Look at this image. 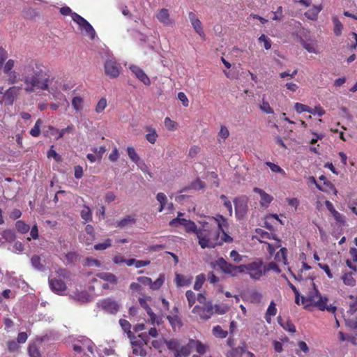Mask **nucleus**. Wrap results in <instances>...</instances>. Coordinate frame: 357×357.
<instances>
[{"instance_id":"43","label":"nucleus","mask_w":357,"mask_h":357,"mask_svg":"<svg viewBox=\"0 0 357 357\" xmlns=\"http://www.w3.org/2000/svg\"><path fill=\"white\" fill-rule=\"evenodd\" d=\"M213 334L218 338H225L227 336V331L222 328L220 326H215L213 328Z\"/></svg>"},{"instance_id":"28","label":"nucleus","mask_w":357,"mask_h":357,"mask_svg":"<svg viewBox=\"0 0 357 357\" xmlns=\"http://www.w3.org/2000/svg\"><path fill=\"white\" fill-rule=\"evenodd\" d=\"M146 313L149 317V319L147 321V322L151 323V324L153 325V326H159L162 323V317L155 314L151 309L147 311Z\"/></svg>"},{"instance_id":"57","label":"nucleus","mask_w":357,"mask_h":357,"mask_svg":"<svg viewBox=\"0 0 357 357\" xmlns=\"http://www.w3.org/2000/svg\"><path fill=\"white\" fill-rule=\"evenodd\" d=\"M15 226L22 234H25L29 230V226L21 220L17 221Z\"/></svg>"},{"instance_id":"37","label":"nucleus","mask_w":357,"mask_h":357,"mask_svg":"<svg viewBox=\"0 0 357 357\" xmlns=\"http://www.w3.org/2000/svg\"><path fill=\"white\" fill-rule=\"evenodd\" d=\"M84 99L80 96H75L72 100V106L73 109L79 112L83 109Z\"/></svg>"},{"instance_id":"14","label":"nucleus","mask_w":357,"mask_h":357,"mask_svg":"<svg viewBox=\"0 0 357 357\" xmlns=\"http://www.w3.org/2000/svg\"><path fill=\"white\" fill-rule=\"evenodd\" d=\"M257 233L261 236L263 239H271L273 238L275 240L273 243H266L268 247V251L270 255H273L276 248H278L281 246L280 240L275 238L274 234H270L267 231H263L262 229H257Z\"/></svg>"},{"instance_id":"53","label":"nucleus","mask_w":357,"mask_h":357,"mask_svg":"<svg viewBox=\"0 0 357 357\" xmlns=\"http://www.w3.org/2000/svg\"><path fill=\"white\" fill-rule=\"evenodd\" d=\"M41 119H38L33 128L30 130V135L33 137H38L40 133Z\"/></svg>"},{"instance_id":"47","label":"nucleus","mask_w":357,"mask_h":357,"mask_svg":"<svg viewBox=\"0 0 357 357\" xmlns=\"http://www.w3.org/2000/svg\"><path fill=\"white\" fill-rule=\"evenodd\" d=\"M335 220L340 226H344L346 225V218L344 215L339 213L337 211L332 214Z\"/></svg>"},{"instance_id":"24","label":"nucleus","mask_w":357,"mask_h":357,"mask_svg":"<svg viewBox=\"0 0 357 357\" xmlns=\"http://www.w3.org/2000/svg\"><path fill=\"white\" fill-rule=\"evenodd\" d=\"M354 273L351 272H343L341 279L343 283L349 287H354L356 284V279L354 277Z\"/></svg>"},{"instance_id":"33","label":"nucleus","mask_w":357,"mask_h":357,"mask_svg":"<svg viewBox=\"0 0 357 357\" xmlns=\"http://www.w3.org/2000/svg\"><path fill=\"white\" fill-rule=\"evenodd\" d=\"M158 335V331L155 326H153L149 330V335H146V333H141L139 335V337L143 340L145 344H147L149 341V336L155 338L157 337Z\"/></svg>"},{"instance_id":"34","label":"nucleus","mask_w":357,"mask_h":357,"mask_svg":"<svg viewBox=\"0 0 357 357\" xmlns=\"http://www.w3.org/2000/svg\"><path fill=\"white\" fill-rule=\"evenodd\" d=\"M135 222V219L134 218V217L128 215L121 219V220L117 221L116 222V226L121 228H124L128 225H133Z\"/></svg>"},{"instance_id":"64","label":"nucleus","mask_w":357,"mask_h":357,"mask_svg":"<svg viewBox=\"0 0 357 357\" xmlns=\"http://www.w3.org/2000/svg\"><path fill=\"white\" fill-rule=\"evenodd\" d=\"M28 351L30 357H40L39 350L35 344L30 345Z\"/></svg>"},{"instance_id":"32","label":"nucleus","mask_w":357,"mask_h":357,"mask_svg":"<svg viewBox=\"0 0 357 357\" xmlns=\"http://www.w3.org/2000/svg\"><path fill=\"white\" fill-rule=\"evenodd\" d=\"M275 303L274 301H271L268 307V309L266 310V312L265 314V319L267 321V323L271 324V317L275 316L277 313V308L275 306Z\"/></svg>"},{"instance_id":"38","label":"nucleus","mask_w":357,"mask_h":357,"mask_svg":"<svg viewBox=\"0 0 357 357\" xmlns=\"http://www.w3.org/2000/svg\"><path fill=\"white\" fill-rule=\"evenodd\" d=\"M183 226L185 227L187 232H193L197 235L198 229L195 223L191 220H182Z\"/></svg>"},{"instance_id":"22","label":"nucleus","mask_w":357,"mask_h":357,"mask_svg":"<svg viewBox=\"0 0 357 357\" xmlns=\"http://www.w3.org/2000/svg\"><path fill=\"white\" fill-rule=\"evenodd\" d=\"M192 344H191V339L189 340L188 342L182 347L180 346L179 349L177 351V354H175V357H187L192 351Z\"/></svg>"},{"instance_id":"48","label":"nucleus","mask_w":357,"mask_h":357,"mask_svg":"<svg viewBox=\"0 0 357 357\" xmlns=\"http://www.w3.org/2000/svg\"><path fill=\"white\" fill-rule=\"evenodd\" d=\"M333 22L334 24V33L336 36H340L343 29V25L337 17H333Z\"/></svg>"},{"instance_id":"2","label":"nucleus","mask_w":357,"mask_h":357,"mask_svg":"<svg viewBox=\"0 0 357 357\" xmlns=\"http://www.w3.org/2000/svg\"><path fill=\"white\" fill-rule=\"evenodd\" d=\"M313 288L309 291L307 296H301L299 291L294 286L291 285V289L295 293V302L297 305H303L305 308L310 306H315L319 310H327L329 312L335 313L337 307L332 305H328L327 302L328 298L326 296H322L319 291L314 287V284L311 282Z\"/></svg>"},{"instance_id":"9","label":"nucleus","mask_w":357,"mask_h":357,"mask_svg":"<svg viewBox=\"0 0 357 357\" xmlns=\"http://www.w3.org/2000/svg\"><path fill=\"white\" fill-rule=\"evenodd\" d=\"M104 70L107 76L116 78L120 75L121 66L114 58L109 57L105 62Z\"/></svg>"},{"instance_id":"21","label":"nucleus","mask_w":357,"mask_h":357,"mask_svg":"<svg viewBox=\"0 0 357 357\" xmlns=\"http://www.w3.org/2000/svg\"><path fill=\"white\" fill-rule=\"evenodd\" d=\"M175 283L177 287H185L191 284L192 280V276H185L181 274H176Z\"/></svg>"},{"instance_id":"58","label":"nucleus","mask_w":357,"mask_h":357,"mask_svg":"<svg viewBox=\"0 0 357 357\" xmlns=\"http://www.w3.org/2000/svg\"><path fill=\"white\" fill-rule=\"evenodd\" d=\"M213 307L214 312L218 314H224L229 310V307L225 305H215Z\"/></svg>"},{"instance_id":"23","label":"nucleus","mask_w":357,"mask_h":357,"mask_svg":"<svg viewBox=\"0 0 357 357\" xmlns=\"http://www.w3.org/2000/svg\"><path fill=\"white\" fill-rule=\"evenodd\" d=\"M303 47L310 53L318 54L316 42L313 40H302Z\"/></svg>"},{"instance_id":"44","label":"nucleus","mask_w":357,"mask_h":357,"mask_svg":"<svg viewBox=\"0 0 357 357\" xmlns=\"http://www.w3.org/2000/svg\"><path fill=\"white\" fill-rule=\"evenodd\" d=\"M166 345L169 350L175 351V354H177V351L180 347V342L176 339L170 340H166Z\"/></svg>"},{"instance_id":"13","label":"nucleus","mask_w":357,"mask_h":357,"mask_svg":"<svg viewBox=\"0 0 357 357\" xmlns=\"http://www.w3.org/2000/svg\"><path fill=\"white\" fill-rule=\"evenodd\" d=\"M157 20L166 26H173L175 24V20L171 17L170 12L167 8H161L155 14Z\"/></svg>"},{"instance_id":"20","label":"nucleus","mask_w":357,"mask_h":357,"mask_svg":"<svg viewBox=\"0 0 357 357\" xmlns=\"http://www.w3.org/2000/svg\"><path fill=\"white\" fill-rule=\"evenodd\" d=\"M210 222L218 225V231H226L228 227V222L227 219L221 215H218L215 218H211Z\"/></svg>"},{"instance_id":"4","label":"nucleus","mask_w":357,"mask_h":357,"mask_svg":"<svg viewBox=\"0 0 357 357\" xmlns=\"http://www.w3.org/2000/svg\"><path fill=\"white\" fill-rule=\"evenodd\" d=\"M68 272L63 268H58L54 273H52L49 276V284L52 291L63 295L66 289V284L63 279L68 278Z\"/></svg>"},{"instance_id":"56","label":"nucleus","mask_w":357,"mask_h":357,"mask_svg":"<svg viewBox=\"0 0 357 357\" xmlns=\"http://www.w3.org/2000/svg\"><path fill=\"white\" fill-rule=\"evenodd\" d=\"M185 296L187 298L189 306L192 307L197 301V296L191 290H188L185 293Z\"/></svg>"},{"instance_id":"52","label":"nucleus","mask_w":357,"mask_h":357,"mask_svg":"<svg viewBox=\"0 0 357 357\" xmlns=\"http://www.w3.org/2000/svg\"><path fill=\"white\" fill-rule=\"evenodd\" d=\"M294 109L296 112L298 114H301L304 112H307L310 113L311 111V107H308L307 105H305L304 104L300 103V102H296L294 105Z\"/></svg>"},{"instance_id":"31","label":"nucleus","mask_w":357,"mask_h":357,"mask_svg":"<svg viewBox=\"0 0 357 357\" xmlns=\"http://www.w3.org/2000/svg\"><path fill=\"white\" fill-rule=\"evenodd\" d=\"M246 346L244 343L236 348L231 349L227 354V357H241L242 354L245 351Z\"/></svg>"},{"instance_id":"6","label":"nucleus","mask_w":357,"mask_h":357,"mask_svg":"<svg viewBox=\"0 0 357 357\" xmlns=\"http://www.w3.org/2000/svg\"><path fill=\"white\" fill-rule=\"evenodd\" d=\"M72 20L78 25L79 29L83 35L91 40L95 39L96 37V31L86 20L77 13L72 14Z\"/></svg>"},{"instance_id":"27","label":"nucleus","mask_w":357,"mask_h":357,"mask_svg":"<svg viewBox=\"0 0 357 357\" xmlns=\"http://www.w3.org/2000/svg\"><path fill=\"white\" fill-rule=\"evenodd\" d=\"M191 344H192V350L195 349L199 354H204L207 351V345L199 340L191 339Z\"/></svg>"},{"instance_id":"5","label":"nucleus","mask_w":357,"mask_h":357,"mask_svg":"<svg viewBox=\"0 0 357 357\" xmlns=\"http://www.w3.org/2000/svg\"><path fill=\"white\" fill-rule=\"evenodd\" d=\"M243 273H246L251 279L259 280L265 275L264 264L261 260L257 259L248 264H243Z\"/></svg>"},{"instance_id":"11","label":"nucleus","mask_w":357,"mask_h":357,"mask_svg":"<svg viewBox=\"0 0 357 357\" xmlns=\"http://www.w3.org/2000/svg\"><path fill=\"white\" fill-rule=\"evenodd\" d=\"M235 213L238 219L243 218L247 214L248 206L246 197H241L234 199Z\"/></svg>"},{"instance_id":"60","label":"nucleus","mask_w":357,"mask_h":357,"mask_svg":"<svg viewBox=\"0 0 357 357\" xmlns=\"http://www.w3.org/2000/svg\"><path fill=\"white\" fill-rule=\"evenodd\" d=\"M259 42L264 45L266 50H269L271 47V42L270 39L264 34H262L259 38Z\"/></svg>"},{"instance_id":"41","label":"nucleus","mask_w":357,"mask_h":357,"mask_svg":"<svg viewBox=\"0 0 357 357\" xmlns=\"http://www.w3.org/2000/svg\"><path fill=\"white\" fill-rule=\"evenodd\" d=\"M107 106V100L105 98L102 97L97 102V104L95 106V112L97 114H100L103 112V111L105 109V108Z\"/></svg>"},{"instance_id":"62","label":"nucleus","mask_w":357,"mask_h":357,"mask_svg":"<svg viewBox=\"0 0 357 357\" xmlns=\"http://www.w3.org/2000/svg\"><path fill=\"white\" fill-rule=\"evenodd\" d=\"M15 65V61L13 59H8L3 67V73L13 70Z\"/></svg>"},{"instance_id":"59","label":"nucleus","mask_w":357,"mask_h":357,"mask_svg":"<svg viewBox=\"0 0 357 357\" xmlns=\"http://www.w3.org/2000/svg\"><path fill=\"white\" fill-rule=\"evenodd\" d=\"M165 126L168 130L174 131L176 130V123L171 120L170 118L166 117L164 121Z\"/></svg>"},{"instance_id":"25","label":"nucleus","mask_w":357,"mask_h":357,"mask_svg":"<svg viewBox=\"0 0 357 357\" xmlns=\"http://www.w3.org/2000/svg\"><path fill=\"white\" fill-rule=\"evenodd\" d=\"M73 298L80 303H86L92 300L91 295L86 291H76L73 296Z\"/></svg>"},{"instance_id":"35","label":"nucleus","mask_w":357,"mask_h":357,"mask_svg":"<svg viewBox=\"0 0 357 357\" xmlns=\"http://www.w3.org/2000/svg\"><path fill=\"white\" fill-rule=\"evenodd\" d=\"M278 323L284 330L289 333H295L296 327L289 320L283 321L281 317H278Z\"/></svg>"},{"instance_id":"12","label":"nucleus","mask_w":357,"mask_h":357,"mask_svg":"<svg viewBox=\"0 0 357 357\" xmlns=\"http://www.w3.org/2000/svg\"><path fill=\"white\" fill-rule=\"evenodd\" d=\"M73 350L77 353L87 349L90 353L93 352V343L88 338L82 337L79 339L75 341L73 344Z\"/></svg>"},{"instance_id":"36","label":"nucleus","mask_w":357,"mask_h":357,"mask_svg":"<svg viewBox=\"0 0 357 357\" xmlns=\"http://www.w3.org/2000/svg\"><path fill=\"white\" fill-rule=\"evenodd\" d=\"M321 10V7L319 6H313L307 12H305V15L310 20H314L317 19L318 14Z\"/></svg>"},{"instance_id":"16","label":"nucleus","mask_w":357,"mask_h":357,"mask_svg":"<svg viewBox=\"0 0 357 357\" xmlns=\"http://www.w3.org/2000/svg\"><path fill=\"white\" fill-rule=\"evenodd\" d=\"M131 72L135 75V76L144 84L150 85L151 81L149 77L146 75V74L144 72L142 69L135 65H131L129 67Z\"/></svg>"},{"instance_id":"17","label":"nucleus","mask_w":357,"mask_h":357,"mask_svg":"<svg viewBox=\"0 0 357 357\" xmlns=\"http://www.w3.org/2000/svg\"><path fill=\"white\" fill-rule=\"evenodd\" d=\"M31 263L33 268L38 271L46 270V257L42 255H33L31 258Z\"/></svg>"},{"instance_id":"30","label":"nucleus","mask_w":357,"mask_h":357,"mask_svg":"<svg viewBox=\"0 0 357 357\" xmlns=\"http://www.w3.org/2000/svg\"><path fill=\"white\" fill-rule=\"evenodd\" d=\"M127 153L128 155L129 158L135 164L138 165L139 167H140L142 169H143L141 167V165H144V163H140L139 160L140 158L137 153L136 152L135 149L132 146H128L127 148Z\"/></svg>"},{"instance_id":"63","label":"nucleus","mask_w":357,"mask_h":357,"mask_svg":"<svg viewBox=\"0 0 357 357\" xmlns=\"http://www.w3.org/2000/svg\"><path fill=\"white\" fill-rule=\"evenodd\" d=\"M167 319H168L169 322L172 325L173 328H176L177 326H179L181 325V321L178 316H169L168 315L167 317Z\"/></svg>"},{"instance_id":"42","label":"nucleus","mask_w":357,"mask_h":357,"mask_svg":"<svg viewBox=\"0 0 357 357\" xmlns=\"http://www.w3.org/2000/svg\"><path fill=\"white\" fill-rule=\"evenodd\" d=\"M165 282V275L163 274H160L158 279L152 282L150 285V289L152 290H158Z\"/></svg>"},{"instance_id":"3","label":"nucleus","mask_w":357,"mask_h":357,"mask_svg":"<svg viewBox=\"0 0 357 357\" xmlns=\"http://www.w3.org/2000/svg\"><path fill=\"white\" fill-rule=\"evenodd\" d=\"M202 227L198 229L197 238L199 245L202 248H214L218 245H221L219 239V231L215 225L209 222H199Z\"/></svg>"},{"instance_id":"8","label":"nucleus","mask_w":357,"mask_h":357,"mask_svg":"<svg viewBox=\"0 0 357 357\" xmlns=\"http://www.w3.org/2000/svg\"><path fill=\"white\" fill-rule=\"evenodd\" d=\"M199 319L202 320L209 319L214 313V307L211 302H208L202 305H196L192 310Z\"/></svg>"},{"instance_id":"15","label":"nucleus","mask_w":357,"mask_h":357,"mask_svg":"<svg viewBox=\"0 0 357 357\" xmlns=\"http://www.w3.org/2000/svg\"><path fill=\"white\" fill-rule=\"evenodd\" d=\"M100 307L110 314H115L119 309V305L111 298H106L99 301Z\"/></svg>"},{"instance_id":"10","label":"nucleus","mask_w":357,"mask_h":357,"mask_svg":"<svg viewBox=\"0 0 357 357\" xmlns=\"http://www.w3.org/2000/svg\"><path fill=\"white\" fill-rule=\"evenodd\" d=\"M188 20L194 31L203 40L206 39V35L205 33L204 26L197 15L190 11L188 13Z\"/></svg>"},{"instance_id":"50","label":"nucleus","mask_w":357,"mask_h":357,"mask_svg":"<svg viewBox=\"0 0 357 357\" xmlns=\"http://www.w3.org/2000/svg\"><path fill=\"white\" fill-rule=\"evenodd\" d=\"M119 324H120L122 329L128 333V337L131 339L132 338V333L130 331L131 325L129 323V321L126 319H120Z\"/></svg>"},{"instance_id":"49","label":"nucleus","mask_w":357,"mask_h":357,"mask_svg":"<svg viewBox=\"0 0 357 357\" xmlns=\"http://www.w3.org/2000/svg\"><path fill=\"white\" fill-rule=\"evenodd\" d=\"M151 298L149 296L143 295L138 298L140 305L147 312L151 308L148 305L147 301H151Z\"/></svg>"},{"instance_id":"61","label":"nucleus","mask_w":357,"mask_h":357,"mask_svg":"<svg viewBox=\"0 0 357 357\" xmlns=\"http://www.w3.org/2000/svg\"><path fill=\"white\" fill-rule=\"evenodd\" d=\"M260 109L261 111L266 114H273L274 112L269 103L264 100H262V102L260 105Z\"/></svg>"},{"instance_id":"7","label":"nucleus","mask_w":357,"mask_h":357,"mask_svg":"<svg viewBox=\"0 0 357 357\" xmlns=\"http://www.w3.org/2000/svg\"><path fill=\"white\" fill-rule=\"evenodd\" d=\"M217 266L226 274H229L231 276H237L239 273H243V264L235 266L226 261L222 257L219 258L216 261Z\"/></svg>"},{"instance_id":"40","label":"nucleus","mask_w":357,"mask_h":357,"mask_svg":"<svg viewBox=\"0 0 357 357\" xmlns=\"http://www.w3.org/2000/svg\"><path fill=\"white\" fill-rule=\"evenodd\" d=\"M80 215L82 218L85 222H90L92 220V212L91 208L86 206L84 205L82 210L80 212Z\"/></svg>"},{"instance_id":"29","label":"nucleus","mask_w":357,"mask_h":357,"mask_svg":"<svg viewBox=\"0 0 357 357\" xmlns=\"http://www.w3.org/2000/svg\"><path fill=\"white\" fill-rule=\"evenodd\" d=\"M96 276L98 278H100L104 281L110 282L112 284L117 283V278L116 277V275L114 274H113L112 273L102 272V273H100L97 274Z\"/></svg>"},{"instance_id":"51","label":"nucleus","mask_w":357,"mask_h":357,"mask_svg":"<svg viewBox=\"0 0 357 357\" xmlns=\"http://www.w3.org/2000/svg\"><path fill=\"white\" fill-rule=\"evenodd\" d=\"M112 246V240L106 239L104 242L96 244L94 248L96 250H104Z\"/></svg>"},{"instance_id":"54","label":"nucleus","mask_w":357,"mask_h":357,"mask_svg":"<svg viewBox=\"0 0 357 357\" xmlns=\"http://www.w3.org/2000/svg\"><path fill=\"white\" fill-rule=\"evenodd\" d=\"M265 164L271 169V170L273 172L279 173L282 175H285V172L279 165H278L275 163L271 162H266Z\"/></svg>"},{"instance_id":"39","label":"nucleus","mask_w":357,"mask_h":357,"mask_svg":"<svg viewBox=\"0 0 357 357\" xmlns=\"http://www.w3.org/2000/svg\"><path fill=\"white\" fill-rule=\"evenodd\" d=\"M275 259L277 262L287 264V249L281 248L275 255Z\"/></svg>"},{"instance_id":"26","label":"nucleus","mask_w":357,"mask_h":357,"mask_svg":"<svg viewBox=\"0 0 357 357\" xmlns=\"http://www.w3.org/2000/svg\"><path fill=\"white\" fill-rule=\"evenodd\" d=\"M146 139L151 144H153L157 141L158 135L155 128L151 126H147L146 128Z\"/></svg>"},{"instance_id":"55","label":"nucleus","mask_w":357,"mask_h":357,"mask_svg":"<svg viewBox=\"0 0 357 357\" xmlns=\"http://www.w3.org/2000/svg\"><path fill=\"white\" fill-rule=\"evenodd\" d=\"M220 199H222V201L223 202L224 206L227 209L229 215L230 216H231L232 215V213H233V209H232V205H231V202L224 195H222L220 196Z\"/></svg>"},{"instance_id":"46","label":"nucleus","mask_w":357,"mask_h":357,"mask_svg":"<svg viewBox=\"0 0 357 357\" xmlns=\"http://www.w3.org/2000/svg\"><path fill=\"white\" fill-rule=\"evenodd\" d=\"M205 280H206V276L204 274L202 273V274L197 275L196 278H195V284H194V289L196 291H199L202 288Z\"/></svg>"},{"instance_id":"45","label":"nucleus","mask_w":357,"mask_h":357,"mask_svg":"<svg viewBox=\"0 0 357 357\" xmlns=\"http://www.w3.org/2000/svg\"><path fill=\"white\" fill-rule=\"evenodd\" d=\"M17 88L16 86H12L10 87L6 92H5V97L10 100V103H13L15 98L17 96Z\"/></svg>"},{"instance_id":"1","label":"nucleus","mask_w":357,"mask_h":357,"mask_svg":"<svg viewBox=\"0 0 357 357\" xmlns=\"http://www.w3.org/2000/svg\"><path fill=\"white\" fill-rule=\"evenodd\" d=\"M6 82L9 84H15L22 81L24 84V91L31 93L36 90L49 91L50 79L49 76L43 70L42 66L35 61H31L24 66L22 70V78L15 70L4 73Z\"/></svg>"},{"instance_id":"19","label":"nucleus","mask_w":357,"mask_h":357,"mask_svg":"<svg viewBox=\"0 0 357 357\" xmlns=\"http://www.w3.org/2000/svg\"><path fill=\"white\" fill-rule=\"evenodd\" d=\"M311 179L312 180L313 183L316 185V187L321 191L326 192L328 189L332 190L335 194L337 193V190L335 188V187L333 185V184L328 181L326 178L324 176H319V181H322L324 182V185H321L317 183L316 180L314 177H312Z\"/></svg>"},{"instance_id":"18","label":"nucleus","mask_w":357,"mask_h":357,"mask_svg":"<svg viewBox=\"0 0 357 357\" xmlns=\"http://www.w3.org/2000/svg\"><path fill=\"white\" fill-rule=\"evenodd\" d=\"M253 191L260 196V205L262 207L267 208L273 200V196L271 195L266 193L264 190L259 188H255L253 189Z\"/></svg>"}]
</instances>
